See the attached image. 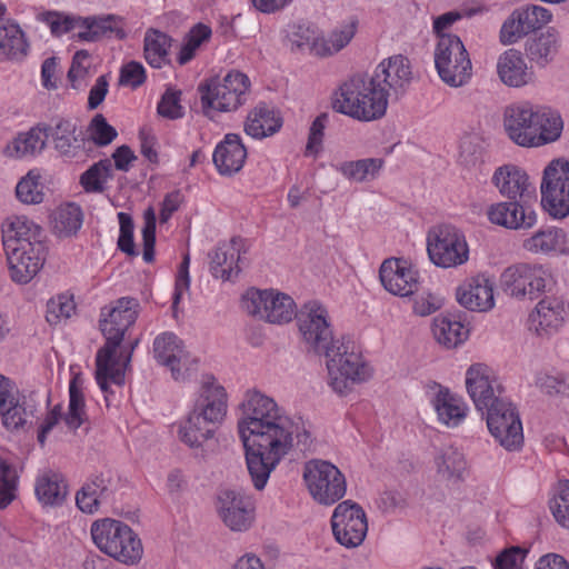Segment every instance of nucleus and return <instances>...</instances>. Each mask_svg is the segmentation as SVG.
Returning a JSON list of instances; mask_svg holds the SVG:
<instances>
[{"label":"nucleus","mask_w":569,"mask_h":569,"mask_svg":"<svg viewBox=\"0 0 569 569\" xmlns=\"http://www.w3.org/2000/svg\"><path fill=\"white\" fill-rule=\"evenodd\" d=\"M238 432L246 450V462L253 487L262 490L281 459L293 447L310 450L312 437L301 418L281 413L276 401L257 391H248L240 406Z\"/></svg>","instance_id":"f257e3e1"},{"label":"nucleus","mask_w":569,"mask_h":569,"mask_svg":"<svg viewBox=\"0 0 569 569\" xmlns=\"http://www.w3.org/2000/svg\"><path fill=\"white\" fill-rule=\"evenodd\" d=\"M299 332L309 350L327 358L329 386L340 395L370 377L350 339H333L327 309L317 301L305 303L297 312Z\"/></svg>","instance_id":"f03ea898"},{"label":"nucleus","mask_w":569,"mask_h":569,"mask_svg":"<svg viewBox=\"0 0 569 569\" xmlns=\"http://www.w3.org/2000/svg\"><path fill=\"white\" fill-rule=\"evenodd\" d=\"M139 309V301L130 297H122L112 306L101 309L100 329L106 343L97 352L96 380L106 396L110 391L109 382L123 385V370L118 366L116 352L124 333L136 322Z\"/></svg>","instance_id":"7ed1b4c3"},{"label":"nucleus","mask_w":569,"mask_h":569,"mask_svg":"<svg viewBox=\"0 0 569 569\" xmlns=\"http://www.w3.org/2000/svg\"><path fill=\"white\" fill-rule=\"evenodd\" d=\"M382 91L376 87L369 74H355L340 86L333 108L359 121L381 119L388 108Z\"/></svg>","instance_id":"20e7f679"},{"label":"nucleus","mask_w":569,"mask_h":569,"mask_svg":"<svg viewBox=\"0 0 569 569\" xmlns=\"http://www.w3.org/2000/svg\"><path fill=\"white\" fill-rule=\"evenodd\" d=\"M91 536L102 552L124 565H136L142 558L141 540L128 525L119 520L107 518L96 521Z\"/></svg>","instance_id":"39448f33"},{"label":"nucleus","mask_w":569,"mask_h":569,"mask_svg":"<svg viewBox=\"0 0 569 569\" xmlns=\"http://www.w3.org/2000/svg\"><path fill=\"white\" fill-rule=\"evenodd\" d=\"M250 81L244 73L229 72L223 79L212 78L199 86L202 111L212 117L213 111L230 112L246 101Z\"/></svg>","instance_id":"423d86ee"},{"label":"nucleus","mask_w":569,"mask_h":569,"mask_svg":"<svg viewBox=\"0 0 569 569\" xmlns=\"http://www.w3.org/2000/svg\"><path fill=\"white\" fill-rule=\"evenodd\" d=\"M435 64L440 79L452 88L466 84L472 64L465 44L456 34H441L435 50Z\"/></svg>","instance_id":"0eeeda50"},{"label":"nucleus","mask_w":569,"mask_h":569,"mask_svg":"<svg viewBox=\"0 0 569 569\" xmlns=\"http://www.w3.org/2000/svg\"><path fill=\"white\" fill-rule=\"evenodd\" d=\"M553 284L551 271L541 264L517 263L505 269L500 277L502 290L517 299L533 300L550 291Z\"/></svg>","instance_id":"6e6552de"},{"label":"nucleus","mask_w":569,"mask_h":569,"mask_svg":"<svg viewBox=\"0 0 569 569\" xmlns=\"http://www.w3.org/2000/svg\"><path fill=\"white\" fill-rule=\"evenodd\" d=\"M303 480L313 500L320 505L331 506L346 495L343 473L327 460L312 459L306 462Z\"/></svg>","instance_id":"1a4fd4ad"},{"label":"nucleus","mask_w":569,"mask_h":569,"mask_svg":"<svg viewBox=\"0 0 569 569\" xmlns=\"http://www.w3.org/2000/svg\"><path fill=\"white\" fill-rule=\"evenodd\" d=\"M430 261L440 268H456L469 259V248L463 233L451 224L432 227L427 233Z\"/></svg>","instance_id":"9d476101"},{"label":"nucleus","mask_w":569,"mask_h":569,"mask_svg":"<svg viewBox=\"0 0 569 569\" xmlns=\"http://www.w3.org/2000/svg\"><path fill=\"white\" fill-rule=\"evenodd\" d=\"M541 190V204L553 218L569 214V161L552 160L545 169Z\"/></svg>","instance_id":"9b49d317"},{"label":"nucleus","mask_w":569,"mask_h":569,"mask_svg":"<svg viewBox=\"0 0 569 569\" xmlns=\"http://www.w3.org/2000/svg\"><path fill=\"white\" fill-rule=\"evenodd\" d=\"M242 308L248 315L270 323H286L297 317L292 298L274 290H248L242 297Z\"/></svg>","instance_id":"f8f14e48"},{"label":"nucleus","mask_w":569,"mask_h":569,"mask_svg":"<svg viewBox=\"0 0 569 569\" xmlns=\"http://www.w3.org/2000/svg\"><path fill=\"white\" fill-rule=\"evenodd\" d=\"M485 413L490 433L505 449L512 451L522 446V425L512 402L507 398L496 400Z\"/></svg>","instance_id":"ddd939ff"},{"label":"nucleus","mask_w":569,"mask_h":569,"mask_svg":"<svg viewBox=\"0 0 569 569\" xmlns=\"http://www.w3.org/2000/svg\"><path fill=\"white\" fill-rule=\"evenodd\" d=\"M331 528L338 543L349 549L356 548L367 536L366 512L351 500L342 501L333 510Z\"/></svg>","instance_id":"4468645a"},{"label":"nucleus","mask_w":569,"mask_h":569,"mask_svg":"<svg viewBox=\"0 0 569 569\" xmlns=\"http://www.w3.org/2000/svg\"><path fill=\"white\" fill-rule=\"evenodd\" d=\"M376 87L382 91L385 98L398 100L408 90L412 81V69L409 59L396 54L382 60L369 76Z\"/></svg>","instance_id":"2eb2a0df"},{"label":"nucleus","mask_w":569,"mask_h":569,"mask_svg":"<svg viewBox=\"0 0 569 569\" xmlns=\"http://www.w3.org/2000/svg\"><path fill=\"white\" fill-rule=\"evenodd\" d=\"M156 360L167 367L174 380H184L194 369L196 359L184 349L182 341L172 332H163L153 341Z\"/></svg>","instance_id":"dca6fc26"},{"label":"nucleus","mask_w":569,"mask_h":569,"mask_svg":"<svg viewBox=\"0 0 569 569\" xmlns=\"http://www.w3.org/2000/svg\"><path fill=\"white\" fill-rule=\"evenodd\" d=\"M552 18L551 12L537 4H526L515 9L503 22L500 30V41L512 44L530 32L547 24Z\"/></svg>","instance_id":"f3484780"},{"label":"nucleus","mask_w":569,"mask_h":569,"mask_svg":"<svg viewBox=\"0 0 569 569\" xmlns=\"http://www.w3.org/2000/svg\"><path fill=\"white\" fill-rule=\"evenodd\" d=\"M466 388L478 411L485 410L505 398L503 388L492 370L483 363L470 366L466 372Z\"/></svg>","instance_id":"a211bd4d"},{"label":"nucleus","mask_w":569,"mask_h":569,"mask_svg":"<svg viewBox=\"0 0 569 569\" xmlns=\"http://www.w3.org/2000/svg\"><path fill=\"white\" fill-rule=\"evenodd\" d=\"M217 510L222 522L232 531H247L254 521V503L249 496L223 490L218 496Z\"/></svg>","instance_id":"6ab92c4d"},{"label":"nucleus","mask_w":569,"mask_h":569,"mask_svg":"<svg viewBox=\"0 0 569 569\" xmlns=\"http://www.w3.org/2000/svg\"><path fill=\"white\" fill-rule=\"evenodd\" d=\"M537 107L529 102H522L512 104L505 111L506 132L518 146L536 147Z\"/></svg>","instance_id":"aec40b11"},{"label":"nucleus","mask_w":569,"mask_h":569,"mask_svg":"<svg viewBox=\"0 0 569 569\" xmlns=\"http://www.w3.org/2000/svg\"><path fill=\"white\" fill-rule=\"evenodd\" d=\"M34 411L33 400L26 397L19 399L13 382L0 375V416L3 426L9 430L23 428Z\"/></svg>","instance_id":"412c9836"},{"label":"nucleus","mask_w":569,"mask_h":569,"mask_svg":"<svg viewBox=\"0 0 569 569\" xmlns=\"http://www.w3.org/2000/svg\"><path fill=\"white\" fill-rule=\"evenodd\" d=\"M536 201L510 200L491 204L487 217L493 224L511 229H530L537 223V214L532 208Z\"/></svg>","instance_id":"4be33fe9"},{"label":"nucleus","mask_w":569,"mask_h":569,"mask_svg":"<svg viewBox=\"0 0 569 569\" xmlns=\"http://www.w3.org/2000/svg\"><path fill=\"white\" fill-rule=\"evenodd\" d=\"M46 250L44 241H36L6 252L11 279L18 283H28L42 268Z\"/></svg>","instance_id":"5701e85b"},{"label":"nucleus","mask_w":569,"mask_h":569,"mask_svg":"<svg viewBox=\"0 0 569 569\" xmlns=\"http://www.w3.org/2000/svg\"><path fill=\"white\" fill-rule=\"evenodd\" d=\"M379 277L385 289L395 296L408 297L418 290V271L406 260L386 259L380 267Z\"/></svg>","instance_id":"b1692460"},{"label":"nucleus","mask_w":569,"mask_h":569,"mask_svg":"<svg viewBox=\"0 0 569 569\" xmlns=\"http://www.w3.org/2000/svg\"><path fill=\"white\" fill-rule=\"evenodd\" d=\"M492 183L500 194L509 200L537 201L536 188L529 181L525 170L515 164H505L496 169Z\"/></svg>","instance_id":"393cba45"},{"label":"nucleus","mask_w":569,"mask_h":569,"mask_svg":"<svg viewBox=\"0 0 569 569\" xmlns=\"http://www.w3.org/2000/svg\"><path fill=\"white\" fill-rule=\"evenodd\" d=\"M208 423L219 426L227 413V392L213 377L202 380L193 409Z\"/></svg>","instance_id":"a878e982"},{"label":"nucleus","mask_w":569,"mask_h":569,"mask_svg":"<svg viewBox=\"0 0 569 569\" xmlns=\"http://www.w3.org/2000/svg\"><path fill=\"white\" fill-rule=\"evenodd\" d=\"M1 236L4 252L20 249L24 243L43 241L42 228L24 216L7 218L1 223Z\"/></svg>","instance_id":"bb28decb"},{"label":"nucleus","mask_w":569,"mask_h":569,"mask_svg":"<svg viewBox=\"0 0 569 569\" xmlns=\"http://www.w3.org/2000/svg\"><path fill=\"white\" fill-rule=\"evenodd\" d=\"M568 306L560 297H545L530 315V321L539 335L556 332L565 322Z\"/></svg>","instance_id":"cd10ccee"},{"label":"nucleus","mask_w":569,"mask_h":569,"mask_svg":"<svg viewBox=\"0 0 569 569\" xmlns=\"http://www.w3.org/2000/svg\"><path fill=\"white\" fill-rule=\"evenodd\" d=\"M497 72L501 82L508 87L520 88L533 81V70L529 67L521 52L508 49L497 61Z\"/></svg>","instance_id":"c85d7f7f"},{"label":"nucleus","mask_w":569,"mask_h":569,"mask_svg":"<svg viewBox=\"0 0 569 569\" xmlns=\"http://www.w3.org/2000/svg\"><path fill=\"white\" fill-rule=\"evenodd\" d=\"M79 22V31L74 37L80 41L96 42L103 37L114 36L118 39L126 37L122 19L114 14L80 17Z\"/></svg>","instance_id":"c756f323"},{"label":"nucleus","mask_w":569,"mask_h":569,"mask_svg":"<svg viewBox=\"0 0 569 569\" xmlns=\"http://www.w3.org/2000/svg\"><path fill=\"white\" fill-rule=\"evenodd\" d=\"M212 158L221 174H233L242 169L247 159V149L239 134L228 133L216 147Z\"/></svg>","instance_id":"7c9ffc66"},{"label":"nucleus","mask_w":569,"mask_h":569,"mask_svg":"<svg viewBox=\"0 0 569 569\" xmlns=\"http://www.w3.org/2000/svg\"><path fill=\"white\" fill-rule=\"evenodd\" d=\"M457 300L472 311H487L495 305L493 284L485 277L471 278L457 289Z\"/></svg>","instance_id":"2f4dec72"},{"label":"nucleus","mask_w":569,"mask_h":569,"mask_svg":"<svg viewBox=\"0 0 569 569\" xmlns=\"http://www.w3.org/2000/svg\"><path fill=\"white\" fill-rule=\"evenodd\" d=\"M282 127L279 112L266 103H259L247 116L244 132L253 139L273 136Z\"/></svg>","instance_id":"473e14b6"},{"label":"nucleus","mask_w":569,"mask_h":569,"mask_svg":"<svg viewBox=\"0 0 569 569\" xmlns=\"http://www.w3.org/2000/svg\"><path fill=\"white\" fill-rule=\"evenodd\" d=\"M240 246L236 239L229 243L219 244L210 254V271L214 278L231 280L240 268Z\"/></svg>","instance_id":"72a5a7b5"},{"label":"nucleus","mask_w":569,"mask_h":569,"mask_svg":"<svg viewBox=\"0 0 569 569\" xmlns=\"http://www.w3.org/2000/svg\"><path fill=\"white\" fill-rule=\"evenodd\" d=\"M436 472L441 480L448 482H461L465 480L468 463L462 451L449 446L439 451L435 457Z\"/></svg>","instance_id":"f704fd0d"},{"label":"nucleus","mask_w":569,"mask_h":569,"mask_svg":"<svg viewBox=\"0 0 569 569\" xmlns=\"http://www.w3.org/2000/svg\"><path fill=\"white\" fill-rule=\"evenodd\" d=\"M561 48V37L555 28L529 39L526 43V51L531 61L538 66L546 67L558 54Z\"/></svg>","instance_id":"c9c22d12"},{"label":"nucleus","mask_w":569,"mask_h":569,"mask_svg":"<svg viewBox=\"0 0 569 569\" xmlns=\"http://www.w3.org/2000/svg\"><path fill=\"white\" fill-rule=\"evenodd\" d=\"M28 48L20 26L10 20H0V57L20 61L27 56Z\"/></svg>","instance_id":"e433bc0d"},{"label":"nucleus","mask_w":569,"mask_h":569,"mask_svg":"<svg viewBox=\"0 0 569 569\" xmlns=\"http://www.w3.org/2000/svg\"><path fill=\"white\" fill-rule=\"evenodd\" d=\"M34 492L43 506H60L68 495V486L60 473L46 471L37 477Z\"/></svg>","instance_id":"4c0bfd02"},{"label":"nucleus","mask_w":569,"mask_h":569,"mask_svg":"<svg viewBox=\"0 0 569 569\" xmlns=\"http://www.w3.org/2000/svg\"><path fill=\"white\" fill-rule=\"evenodd\" d=\"M218 427L208 423L201 416L193 410L180 422L178 427V437L180 441L190 448H200L213 437Z\"/></svg>","instance_id":"58836bf2"},{"label":"nucleus","mask_w":569,"mask_h":569,"mask_svg":"<svg viewBox=\"0 0 569 569\" xmlns=\"http://www.w3.org/2000/svg\"><path fill=\"white\" fill-rule=\"evenodd\" d=\"M432 403L439 420L449 427L458 426L467 415L468 407L465 401L446 388L438 390Z\"/></svg>","instance_id":"ea45409f"},{"label":"nucleus","mask_w":569,"mask_h":569,"mask_svg":"<svg viewBox=\"0 0 569 569\" xmlns=\"http://www.w3.org/2000/svg\"><path fill=\"white\" fill-rule=\"evenodd\" d=\"M383 163V160L379 158H366L342 161L336 164L335 169L349 182L365 183L378 178Z\"/></svg>","instance_id":"a19ab883"},{"label":"nucleus","mask_w":569,"mask_h":569,"mask_svg":"<svg viewBox=\"0 0 569 569\" xmlns=\"http://www.w3.org/2000/svg\"><path fill=\"white\" fill-rule=\"evenodd\" d=\"M44 138H52L56 150L63 157L73 158L80 146L74 137L76 124L70 120L59 119L54 126L44 127Z\"/></svg>","instance_id":"79ce46f5"},{"label":"nucleus","mask_w":569,"mask_h":569,"mask_svg":"<svg viewBox=\"0 0 569 569\" xmlns=\"http://www.w3.org/2000/svg\"><path fill=\"white\" fill-rule=\"evenodd\" d=\"M536 147L557 141L563 129L560 113L546 106L537 107Z\"/></svg>","instance_id":"37998d69"},{"label":"nucleus","mask_w":569,"mask_h":569,"mask_svg":"<svg viewBox=\"0 0 569 569\" xmlns=\"http://www.w3.org/2000/svg\"><path fill=\"white\" fill-rule=\"evenodd\" d=\"M432 333L438 343L451 349L467 339L469 330L463 323L450 316H439L433 320Z\"/></svg>","instance_id":"c03bdc74"},{"label":"nucleus","mask_w":569,"mask_h":569,"mask_svg":"<svg viewBox=\"0 0 569 569\" xmlns=\"http://www.w3.org/2000/svg\"><path fill=\"white\" fill-rule=\"evenodd\" d=\"M566 234L561 229L539 230L522 242L525 250L532 253L565 252Z\"/></svg>","instance_id":"a18cd8bd"},{"label":"nucleus","mask_w":569,"mask_h":569,"mask_svg":"<svg viewBox=\"0 0 569 569\" xmlns=\"http://www.w3.org/2000/svg\"><path fill=\"white\" fill-rule=\"evenodd\" d=\"M44 146V129L34 127L27 132L19 133L8 143L4 152L9 157L23 158L40 152Z\"/></svg>","instance_id":"49530a36"},{"label":"nucleus","mask_w":569,"mask_h":569,"mask_svg":"<svg viewBox=\"0 0 569 569\" xmlns=\"http://www.w3.org/2000/svg\"><path fill=\"white\" fill-rule=\"evenodd\" d=\"M144 58L152 68H161L169 59L171 38L166 33L150 29L144 36Z\"/></svg>","instance_id":"de8ad7c7"},{"label":"nucleus","mask_w":569,"mask_h":569,"mask_svg":"<svg viewBox=\"0 0 569 569\" xmlns=\"http://www.w3.org/2000/svg\"><path fill=\"white\" fill-rule=\"evenodd\" d=\"M82 211L79 206L68 203L59 207L52 219L53 232L60 238L73 236L82 226Z\"/></svg>","instance_id":"09e8293b"},{"label":"nucleus","mask_w":569,"mask_h":569,"mask_svg":"<svg viewBox=\"0 0 569 569\" xmlns=\"http://www.w3.org/2000/svg\"><path fill=\"white\" fill-rule=\"evenodd\" d=\"M82 382L81 376L74 375L69 385L70 400L64 422L70 429H78L87 420Z\"/></svg>","instance_id":"8fccbe9b"},{"label":"nucleus","mask_w":569,"mask_h":569,"mask_svg":"<svg viewBox=\"0 0 569 569\" xmlns=\"http://www.w3.org/2000/svg\"><path fill=\"white\" fill-rule=\"evenodd\" d=\"M111 160H100L81 174L80 183L87 192H102L106 182L111 178Z\"/></svg>","instance_id":"3c124183"},{"label":"nucleus","mask_w":569,"mask_h":569,"mask_svg":"<svg viewBox=\"0 0 569 569\" xmlns=\"http://www.w3.org/2000/svg\"><path fill=\"white\" fill-rule=\"evenodd\" d=\"M211 37V29L202 23L196 24L186 36L184 43L181 46L178 62L183 66L188 63L196 54L199 47Z\"/></svg>","instance_id":"603ef678"},{"label":"nucleus","mask_w":569,"mask_h":569,"mask_svg":"<svg viewBox=\"0 0 569 569\" xmlns=\"http://www.w3.org/2000/svg\"><path fill=\"white\" fill-rule=\"evenodd\" d=\"M38 18L46 22L54 36H61L71 30H79L80 17L64 14L58 11H46L38 16Z\"/></svg>","instance_id":"864d4df0"},{"label":"nucleus","mask_w":569,"mask_h":569,"mask_svg":"<svg viewBox=\"0 0 569 569\" xmlns=\"http://www.w3.org/2000/svg\"><path fill=\"white\" fill-rule=\"evenodd\" d=\"M90 53L87 50H78L68 71V79L71 87L80 90L84 86L86 79L90 76Z\"/></svg>","instance_id":"5fc2aeb1"},{"label":"nucleus","mask_w":569,"mask_h":569,"mask_svg":"<svg viewBox=\"0 0 569 569\" xmlns=\"http://www.w3.org/2000/svg\"><path fill=\"white\" fill-rule=\"evenodd\" d=\"M89 138L94 144L104 147L110 144L118 136L117 130L107 122L101 113H97L88 127Z\"/></svg>","instance_id":"6e6d98bb"},{"label":"nucleus","mask_w":569,"mask_h":569,"mask_svg":"<svg viewBox=\"0 0 569 569\" xmlns=\"http://www.w3.org/2000/svg\"><path fill=\"white\" fill-rule=\"evenodd\" d=\"M38 179V176L29 172L18 182L16 187V194L21 202L27 204H37L43 200L42 188Z\"/></svg>","instance_id":"4d7b16f0"},{"label":"nucleus","mask_w":569,"mask_h":569,"mask_svg":"<svg viewBox=\"0 0 569 569\" xmlns=\"http://www.w3.org/2000/svg\"><path fill=\"white\" fill-rule=\"evenodd\" d=\"M550 509L556 521L569 529V480L559 482L558 495L551 500Z\"/></svg>","instance_id":"13d9d810"},{"label":"nucleus","mask_w":569,"mask_h":569,"mask_svg":"<svg viewBox=\"0 0 569 569\" xmlns=\"http://www.w3.org/2000/svg\"><path fill=\"white\" fill-rule=\"evenodd\" d=\"M156 222L154 210L150 207L144 211V226L142 229L143 260L146 262H152L154 258Z\"/></svg>","instance_id":"bf43d9fd"},{"label":"nucleus","mask_w":569,"mask_h":569,"mask_svg":"<svg viewBox=\"0 0 569 569\" xmlns=\"http://www.w3.org/2000/svg\"><path fill=\"white\" fill-rule=\"evenodd\" d=\"M483 146L476 136L466 137L460 143V159L467 167H475L483 161Z\"/></svg>","instance_id":"052dcab7"},{"label":"nucleus","mask_w":569,"mask_h":569,"mask_svg":"<svg viewBox=\"0 0 569 569\" xmlns=\"http://www.w3.org/2000/svg\"><path fill=\"white\" fill-rule=\"evenodd\" d=\"M180 90L167 89L158 103V113L172 120L182 118L183 107L180 104Z\"/></svg>","instance_id":"680f3d73"},{"label":"nucleus","mask_w":569,"mask_h":569,"mask_svg":"<svg viewBox=\"0 0 569 569\" xmlns=\"http://www.w3.org/2000/svg\"><path fill=\"white\" fill-rule=\"evenodd\" d=\"M16 480V470L0 459V508L7 507L12 501Z\"/></svg>","instance_id":"e2e57ef3"},{"label":"nucleus","mask_w":569,"mask_h":569,"mask_svg":"<svg viewBox=\"0 0 569 569\" xmlns=\"http://www.w3.org/2000/svg\"><path fill=\"white\" fill-rule=\"evenodd\" d=\"M76 309L73 300L66 296L51 299L47 306L46 319L49 323L56 325L61 319H68Z\"/></svg>","instance_id":"0e129e2a"},{"label":"nucleus","mask_w":569,"mask_h":569,"mask_svg":"<svg viewBox=\"0 0 569 569\" xmlns=\"http://www.w3.org/2000/svg\"><path fill=\"white\" fill-rule=\"evenodd\" d=\"M316 30L306 24H293L288 33V42L292 51L309 50Z\"/></svg>","instance_id":"69168bd1"},{"label":"nucleus","mask_w":569,"mask_h":569,"mask_svg":"<svg viewBox=\"0 0 569 569\" xmlns=\"http://www.w3.org/2000/svg\"><path fill=\"white\" fill-rule=\"evenodd\" d=\"M118 219L120 223L118 248L129 256H136L137 251L133 242V221L126 212H119Z\"/></svg>","instance_id":"338daca9"},{"label":"nucleus","mask_w":569,"mask_h":569,"mask_svg":"<svg viewBox=\"0 0 569 569\" xmlns=\"http://www.w3.org/2000/svg\"><path fill=\"white\" fill-rule=\"evenodd\" d=\"M526 553V550L520 547L506 549L497 556L493 567L495 569H520Z\"/></svg>","instance_id":"774afa93"}]
</instances>
